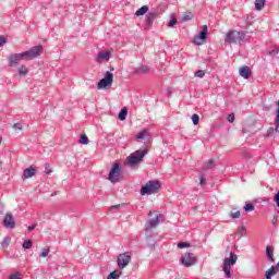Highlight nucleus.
Listing matches in <instances>:
<instances>
[{"mask_svg": "<svg viewBox=\"0 0 279 279\" xmlns=\"http://www.w3.org/2000/svg\"><path fill=\"white\" fill-rule=\"evenodd\" d=\"M35 229H36V225H32V226L28 227L27 230H28V232H32V230H35Z\"/></svg>", "mask_w": 279, "mask_h": 279, "instance_id": "nucleus-48", "label": "nucleus"}, {"mask_svg": "<svg viewBox=\"0 0 279 279\" xmlns=\"http://www.w3.org/2000/svg\"><path fill=\"white\" fill-rule=\"evenodd\" d=\"M192 122H193L194 125H199V116L194 113L192 116Z\"/></svg>", "mask_w": 279, "mask_h": 279, "instance_id": "nucleus-34", "label": "nucleus"}, {"mask_svg": "<svg viewBox=\"0 0 279 279\" xmlns=\"http://www.w3.org/2000/svg\"><path fill=\"white\" fill-rule=\"evenodd\" d=\"M146 135H147V129H144L140 133L136 134L135 138H137V141H141V140L145 138Z\"/></svg>", "mask_w": 279, "mask_h": 279, "instance_id": "nucleus-29", "label": "nucleus"}, {"mask_svg": "<svg viewBox=\"0 0 279 279\" xmlns=\"http://www.w3.org/2000/svg\"><path fill=\"white\" fill-rule=\"evenodd\" d=\"M215 161L214 159H209L203 165V171H210V169H215Z\"/></svg>", "mask_w": 279, "mask_h": 279, "instance_id": "nucleus-18", "label": "nucleus"}, {"mask_svg": "<svg viewBox=\"0 0 279 279\" xmlns=\"http://www.w3.org/2000/svg\"><path fill=\"white\" fill-rule=\"evenodd\" d=\"M194 75H195V77H201L202 78V77H204V75H206V73L203 70H198V71L195 72Z\"/></svg>", "mask_w": 279, "mask_h": 279, "instance_id": "nucleus-39", "label": "nucleus"}, {"mask_svg": "<svg viewBox=\"0 0 279 279\" xmlns=\"http://www.w3.org/2000/svg\"><path fill=\"white\" fill-rule=\"evenodd\" d=\"M245 32L230 31L225 37V43H228L229 45H236V43H243L245 40Z\"/></svg>", "mask_w": 279, "mask_h": 279, "instance_id": "nucleus-4", "label": "nucleus"}, {"mask_svg": "<svg viewBox=\"0 0 279 279\" xmlns=\"http://www.w3.org/2000/svg\"><path fill=\"white\" fill-rule=\"evenodd\" d=\"M278 271L276 270V266H271L267 271H266V279H271L272 276H276Z\"/></svg>", "mask_w": 279, "mask_h": 279, "instance_id": "nucleus-23", "label": "nucleus"}, {"mask_svg": "<svg viewBox=\"0 0 279 279\" xmlns=\"http://www.w3.org/2000/svg\"><path fill=\"white\" fill-rule=\"evenodd\" d=\"M244 210H245V213H252V210H254V205L253 204H246L244 206Z\"/></svg>", "mask_w": 279, "mask_h": 279, "instance_id": "nucleus-36", "label": "nucleus"}, {"mask_svg": "<svg viewBox=\"0 0 279 279\" xmlns=\"http://www.w3.org/2000/svg\"><path fill=\"white\" fill-rule=\"evenodd\" d=\"M240 75L244 77V80H250L252 77V71H250V66L244 65L240 68Z\"/></svg>", "mask_w": 279, "mask_h": 279, "instance_id": "nucleus-14", "label": "nucleus"}, {"mask_svg": "<svg viewBox=\"0 0 279 279\" xmlns=\"http://www.w3.org/2000/svg\"><path fill=\"white\" fill-rule=\"evenodd\" d=\"M277 121H278V118L275 119V128L271 126V128L267 131V133L265 134V136H266L267 138H269V137H271V136H276V134H278L279 124H278Z\"/></svg>", "mask_w": 279, "mask_h": 279, "instance_id": "nucleus-15", "label": "nucleus"}, {"mask_svg": "<svg viewBox=\"0 0 279 279\" xmlns=\"http://www.w3.org/2000/svg\"><path fill=\"white\" fill-rule=\"evenodd\" d=\"M49 252H50L49 247H44L39 253V258H47V256H49Z\"/></svg>", "mask_w": 279, "mask_h": 279, "instance_id": "nucleus-27", "label": "nucleus"}, {"mask_svg": "<svg viewBox=\"0 0 279 279\" xmlns=\"http://www.w3.org/2000/svg\"><path fill=\"white\" fill-rule=\"evenodd\" d=\"M108 180L112 184H117V182H121V165L113 163L111 170L109 171Z\"/></svg>", "mask_w": 279, "mask_h": 279, "instance_id": "nucleus-6", "label": "nucleus"}, {"mask_svg": "<svg viewBox=\"0 0 279 279\" xmlns=\"http://www.w3.org/2000/svg\"><path fill=\"white\" fill-rule=\"evenodd\" d=\"M199 185L206 186V174H204V172L199 173Z\"/></svg>", "mask_w": 279, "mask_h": 279, "instance_id": "nucleus-30", "label": "nucleus"}, {"mask_svg": "<svg viewBox=\"0 0 279 279\" xmlns=\"http://www.w3.org/2000/svg\"><path fill=\"white\" fill-rule=\"evenodd\" d=\"M192 19H193V15L185 14L182 17V21L186 22V21H191Z\"/></svg>", "mask_w": 279, "mask_h": 279, "instance_id": "nucleus-43", "label": "nucleus"}, {"mask_svg": "<svg viewBox=\"0 0 279 279\" xmlns=\"http://www.w3.org/2000/svg\"><path fill=\"white\" fill-rule=\"evenodd\" d=\"M265 8V0H255V10L260 11Z\"/></svg>", "mask_w": 279, "mask_h": 279, "instance_id": "nucleus-25", "label": "nucleus"}, {"mask_svg": "<svg viewBox=\"0 0 279 279\" xmlns=\"http://www.w3.org/2000/svg\"><path fill=\"white\" fill-rule=\"evenodd\" d=\"M118 119H119L120 121H125V119H128V108L123 107V108L120 110V112H119V114H118Z\"/></svg>", "mask_w": 279, "mask_h": 279, "instance_id": "nucleus-21", "label": "nucleus"}, {"mask_svg": "<svg viewBox=\"0 0 279 279\" xmlns=\"http://www.w3.org/2000/svg\"><path fill=\"white\" fill-rule=\"evenodd\" d=\"M147 12H149V7L143 5L142 8H140V9L135 12V16H145V14H147Z\"/></svg>", "mask_w": 279, "mask_h": 279, "instance_id": "nucleus-19", "label": "nucleus"}, {"mask_svg": "<svg viewBox=\"0 0 279 279\" xmlns=\"http://www.w3.org/2000/svg\"><path fill=\"white\" fill-rule=\"evenodd\" d=\"M180 263L183 267H193L197 263V257L193 253H185L181 256Z\"/></svg>", "mask_w": 279, "mask_h": 279, "instance_id": "nucleus-9", "label": "nucleus"}, {"mask_svg": "<svg viewBox=\"0 0 279 279\" xmlns=\"http://www.w3.org/2000/svg\"><path fill=\"white\" fill-rule=\"evenodd\" d=\"M3 213V208L0 207V214Z\"/></svg>", "mask_w": 279, "mask_h": 279, "instance_id": "nucleus-52", "label": "nucleus"}, {"mask_svg": "<svg viewBox=\"0 0 279 279\" xmlns=\"http://www.w3.org/2000/svg\"><path fill=\"white\" fill-rule=\"evenodd\" d=\"M276 112H277V117H276V119H277V125H279V100H278V102H277V110H276Z\"/></svg>", "mask_w": 279, "mask_h": 279, "instance_id": "nucleus-45", "label": "nucleus"}, {"mask_svg": "<svg viewBox=\"0 0 279 279\" xmlns=\"http://www.w3.org/2000/svg\"><path fill=\"white\" fill-rule=\"evenodd\" d=\"M278 223V216H274L272 218V225L276 226Z\"/></svg>", "mask_w": 279, "mask_h": 279, "instance_id": "nucleus-47", "label": "nucleus"}, {"mask_svg": "<svg viewBox=\"0 0 279 279\" xmlns=\"http://www.w3.org/2000/svg\"><path fill=\"white\" fill-rule=\"evenodd\" d=\"M46 173H51V170H46Z\"/></svg>", "mask_w": 279, "mask_h": 279, "instance_id": "nucleus-51", "label": "nucleus"}, {"mask_svg": "<svg viewBox=\"0 0 279 279\" xmlns=\"http://www.w3.org/2000/svg\"><path fill=\"white\" fill-rule=\"evenodd\" d=\"M227 119L229 123H234V113L229 114Z\"/></svg>", "mask_w": 279, "mask_h": 279, "instance_id": "nucleus-44", "label": "nucleus"}, {"mask_svg": "<svg viewBox=\"0 0 279 279\" xmlns=\"http://www.w3.org/2000/svg\"><path fill=\"white\" fill-rule=\"evenodd\" d=\"M78 143H81V145H88V136H86L85 134L82 135L78 140Z\"/></svg>", "mask_w": 279, "mask_h": 279, "instance_id": "nucleus-31", "label": "nucleus"}, {"mask_svg": "<svg viewBox=\"0 0 279 279\" xmlns=\"http://www.w3.org/2000/svg\"><path fill=\"white\" fill-rule=\"evenodd\" d=\"M158 19V13L157 12H149L146 15L145 20V28L146 29H151V26L154 25V21Z\"/></svg>", "mask_w": 279, "mask_h": 279, "instance_id": "nucleus-11", "label": "nucleus"}, {"mask_svg": "<svg viewBox=\"0 0 279 279\" xmlns=\"http://www.w3.org/2000/svg\"><path fill=\"white\" fill-rule=\"evenodd\" d=\"M148 72H149V66L142 65V66L135 69L134 75H145Z\"/></svg>", "mask_w": 279, "mask_h": 279, "instance_id": "nucleus-17", "label": "nucleus"}, {"mask_svg": "<svg viewBox=\"0 0 279 279\" xmlns=\"http://www.w3.org/2000/svg\"><path fill=\"white\" fill-rule=\"evenodd\" d=\"M275 270L279 271V263L275 266Z\"/></svg>", "mask_w": 279, "mask_h": 279, "instance_id": "nucleus-50", "label": "nucleus"}, {"mask_svg": "<svg viewBox=\"0 0 279 279\" xmlns=\"http://www.w3.org/2000/svg\"><path fill=\"white\" fill-rule=\"evenodd\" d=\"M158 191H160V181L150 180L141 187L140 193L141 195H154V193H158Z\"/></svg>", "mask_w": 279, "mask_h": 279, "instance_id": "nucleus-3", "label": "nucleus"}, {"mask_svg": "<svg viewBox=\"0 0 279 279\" xmlns=\"http://www.w3.org/2000/svg\"><path fill=\"white\" fill-rule=\"evenodd\" d=\"M13 130H23V124H21V123H14V124H13Z\"/></svg>", "mask_w": 279, "mask_h": 279, "instance_id": "nucleus-42", "label": "nucleus"}, {"mask_svg": "<svg viewBox=\"0 0 279 279\" xmlns=\"http://www.w3.org/2000/svg\"><path fill=\"white\" fill-rule=\"evenodd\" d=\"M0 145H1V137H0Z\"/></svg>", "mask_w": 279, "mask_h": 279, "instance_id": "nucleus-54", "label": "nucleus"}, {"mask_svg": "<svg viewBox=\"0 0 279 279\" xmlns=\"http://www.w3.org/2000/svg\"><path fill=\"white\" fill-rule=\"evenodd\" d=\"M110 60V51H101L98 53V62H108Z\"/></svg>", "mask_w": 279, "mask_h": 279, "instance_id": "nucleus-16", "label": "nucleus"}, {"mask_svg": "<svg viewBox=\"0 0 279 279\" xmlns=\"http://www.w3.org/2000/svg\"><path fill=\"white\" fill-rule=\"evenodd\" d=\"M9 279H21V272H15L11 275Z\"/></svg>", "mask_w": 279, "mask_h": 279, "instance_id": "nucleus-41", "label": "nucleus"}, {"mask_svg": "<svg viewBox=\"0 0 279 279\" xmlns=\"http://www.w3.org/2000/svg\"><path fill=\"white\" fill-rule=\"evenodd\" d=\"M147 156V149H138L132 153L128 158L129 167H136L138 162H143V158Z\"/></svg>", "mask_w": 279, "mask_h": 279, "instance_id": "nucleus-5", "label": "nucleus"}, {"mask_svg": "<svg viewBox=\"0 0 279 279\" xmlns=\"http://www.w3.org/2000/svg\"><path fill=\"white\" fill-rule=\"evenodd\" d=\"M238 234H240V236H245L247 234V230L245 229V227L241 226L238 229Z\"/></svg>", "mask_w": 279, "mask_h": 279, "instance_id": "nucleus-32", "label": "nucleus"}, {"mask_svg": "<svg viewBox=\"0 0 279 279\" xmlns=\"http://www.w3.org/2000/svg\"><path fill=\"white\" fill-rule=\"evenodd\" d=\"M3 226L4 228H10L11 230H14L16 228V222L14 221V216L12 214L8 213L3 219Z\"/></svg>", "mask_w": 279, "mask_h": 279, "instance_id": "nucleus-12", "label": "nucleus"}, {"mask_svg": "<svg viewBox=\"0 0 279 279\" xmlns=\"http://www.w3.org/2000/svg\"><path fill=\"white\" fill-rule=\"evenodd\" d=\"M279 50L278 48H274L272 50L269 51V56H271L272 58H276V56H278Z\"/></svg>", "mask_w": 279, "mask_h": 279, "instance_id": "nucleus-38", "label": "nucleus"}, {"mask_svg": "<svg viewBox=\"0 0 279 279\" xmlns=\"http://www.w3.org/2000/svg\"><path fill=\"white\" fill-rule=\"evenodd\" d=\"M43 53V46H34L22 53H14L9 57V66H16L21 60H34Z\"/></svg>", "mask_w": 279, "mask_h": 279, "instance_id": "nucleus-1", "label": "nucleus"}, {"mask_svg": "<svg viewBox=\"0 0 279 279\" xmlns=\"http://www.w3.org/2000/svg\"><path fill=\"white\" fill-rule=\"evenodd\" d=\"M206 38H208V26L203 25L199 36L194 38V44L203 45V43H204V40H206Z\"/></svg>", "mask_w": 279, "mask_h": 279, "instance_id": "nucleus-10", "label": "nucleus"}, {"mask_svg": "<svg viewBox=\"0 0 279 279\" xmlns=\"http://www.w3.org/2000/svg\"><path fill=\"white\" fill-rule=\"evenodd\" d=\"M113 80L114 75L111 72H106L105 77L98 82V90H101L104 88H110V86H112Z\"/></svg>", "mask_w": 279, "mask_h": 279, "instance_id": "nucleus-8", "label": "nucleus"}, {"mask_svg": "<svg viewBox=\"0 0 279 279\" xmlns=\"http://www.w3.org/2000/svg\"><path fill=\"white\" fill-rule=\"evenodd\" d=\"M160 215H157L156 218L148 220V228H156L160 223Z\"/></svg>", "mask_w": 279, "mask_h": 279, "instance_id": "nucleus-20", "label": "nucleus"}, {"mask_svg": "<svg viewBox=\"0 0 279 279\" xmlns=\"http://www.w3.org/2000/svg\"><path fill=\"white\" fill-rule=\"evenodd\" d=\"M231 219H239L241 217V211H234L229 215Z\"/></svg>", "mask_w": 279, "mask_h": 279, "instance_id": "nucleus-37", "label": "nucleus"}, {"mask_svg": "<svg viewBox=\"0 0 279 279\" xmlns=\"http://www.w3.org/2000/svg\"><path fill=\"white\" fill-rule=\"evenodd\" d=\"M266 256L270 263H274V247L271 246L266 247Z\"/></svg>", "mask_w": 279, "mask_h": 279, "instance_id": "nucleus-22", "label": "nucleus"}, {"mask_svg": "<svg viewBox=\"0 0 279 279\" xmlns=\"http://www.w3.org/2000/svg\"><path fill=\"white\" fill-rule=\"evenodd\" d=\"M178 247L179 250H184L185 247H191V244L186 242H179Z\"/></svg>", "mask_w": 279, "mask_h": 279, "instance_id": "nucleus-35", "label": "nucleus"}, {"mask_svg": "<svg viewBox=\"0 0 279 279\" xmlns=\"http://www.w3.org/2000/svg\"><path fill=\"white\" fill-rule=\"evenodd\" d=\"M118 263V269H125L132 263V253L131 252H125L122 253L118 256L117 259Z\"/></svg>", "mask_w": 279, "mask_h": 279, "instance_id": "nucleus-7", "label": "nucleus"}, {"mask_svg": "<svg viewBox=\"0 0 279 279\" xmlns=\"http://www.w3.org/2000/svg\"><path fill=\"white\" fill-rule=\"evenodd\" d=\"M119 278H121V271L119 270H114L110 272L107 277V279H119Z\"/></svg>", "mask_w": 279, "mask_h": 279, "instance_id": "nucleus-24", "label": "nucleus"}, {"mask_svg": "<svg viewBox=\"0 0 279 279\" xmlns=\"http://www.w3.org/2000/svg\"><path fill=\"white\" fill-rule=\"evenodd\" d=\"M34 175H36V168L31 166L29 168L24 169V171H23L24 180H29V178H34Z\"/></svg>", "mask_w": 279, "mask_h": 279, "instance_id": "nucleus-13", "label": "nucleus"}, {"mask_svg": "<svg viewBox=\"0 0 279 279\" xmlns=\"http://www.w3.org/2000/svg\"><path fill=\"white\" fill-rule=\"evenodd\" d=\"M27 73H28V70H27V68H26L25 65H21V66L19 68V74H20L22 77H25V75H27Z\"/></svg>", "mask_w": 279, "mask_h": 279, "instance_id": "nucleus-28", "label": "nucleus"}, {"mask_svg": "<svg viewBox=\"0 0 279 279\" xmlns=\"http://www.w3.org/2000/svg\"><path fill=\"white\" fill-rule=\"evenodd\" d=\"M168 95H171V92H170V90H168Z\"/></svg>", "mask_w": 279, "mask_h": 279, "instance_id": "nucleus-53", "label": "nucleus"}, {"mask_svg": "<svg viewBox=\"0 0 279 279\" xmlns=\"http://www.w3.org/2000/svg\"><path fill=\"white\" fill-rule=\"evenodd\" d=\"M177 23H178V19L175 17V15H172L171 20L168 23V27H173Z\"/></svg>", "mask_w": 279, "mask_h": 279, "instance_id": "nucleus-33", "label": "nucleus"}, {"mask_svg": "<svg viewBox=\"0 0 279 279\" xmlns=\"http://www.w3.org/2000/svg\"><path fill=\"white\" fill-rule=\"evenodd\" d=\"M117 208H121V205H113V206H111V210H116Z\"/></svg>", "mask_w": 279, "mask_h": 279, "instance_id": "nucleus-49", "label": "nucleus"}, {"mask_svg": "<svg viewBox=\"0 0 279 279\" xmlns=\"http://www.w3.org/2000/svg\"><path fill=\"white\" fill-rule=\"evenodd\" d=\"M2 247H8V239L5 238L2 243H1Z\"/></svg>", "mask_w": 279, "mask_h": 279, "instance_id": "nucleus-46", "label": "nucleus"}, {"mask_svg": "<svg viewBox=\"0 0 279 279\" xmlns=\"http://www.w3.org/2000/svg\"><path fill=\"white\" fill-rule=\"evenodd\" d=\"M33 245H34V242H32V240H26L23 242L22 247H24V250H32Z\"/></svg>", "mask_w": 279, "mask_h": 279, "instance_id": "nucleus-26", "label": "nucleus"}, {"mask_svg": "<svg viewBox=\"0 0 279 279\" xmlns=\"http://www.w3.org/2000/svg\"><path fill=\"white\" fill-rule=\"evenodd\" d=\"M8 43V38H5L4 36H0V47H3V45H5Z\"/></svg>", "mask_w": 279, "mask_h": 279, "instance_id": "nucleus-40", "label": "nucleus"}, {"mask_svg": "<svg viewBox=\"0 0 279 279\" xmlns=\"http://www.w3.org/2000/svg\"><path fill=\"white\" fill-rule=\"evenodd\" d=\"M236 260H239V256L234 253H230L229 257H226L222 265V271H225V278H232V265H236Z\"/></svg>", "mask_w": 279, "mask_h": 279, "instance_id": "nucleus-2", "label": "nucleus"}]
</instances>
